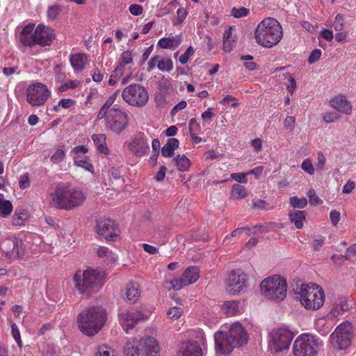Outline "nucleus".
Segmentation results:
<instances>
[{
    "label": "nucleus",
    "instance_id": "nucleus-17",
    "mask_svg": "<svg viewBox=\"0 0 356 356\" xmlns=\"http://www.w3.org/2000/svg\"><path fill=\"white\" fill-rule=\"evenodd\" d=\"M125 145L129 151L136 156H143L149 149L148 140L142 132L134 136L129 141L126 142Z\"/></svg>",
    "mask_w": 356,
    "mask_h": 356
},
{
    "label": "nucleus",
    "instance_id": "nucleus-39",
    "mask_svg": "<svg viewBox=\"0 0 356 356\" xmlns=\"http://www.w3.org/2000/svg\"><path fill=\"white\" fill-rule=\"evenodd\" d=\"M248 192L245 188L240 184H234L232 188V196L235 199H242L246 197Z\"/></svg>",
    "mask_w": 356,
    "mask_h": 356
},
{
    "label": "nucleus",
    "instance_id": "nucleus-61",
    "mask_svg": "<svg viewBox=\"0 0 356 356\" xmlns=\"http://www.w3.org/2000/svg\"><path fill=\"white\" fill-rule=\"evenodd\" d=\"M129 12L135 16L140 15L143 12V8L140 5L131 4L129 8Z\"/></svg>",
    "mask_w": 356,
    "mask_h": 356
},
{
    "label": "nucleus",
    "instance_id": "nucleus-63",
    "mask_svg": "<svg viewBox=\"0 0 356 356\" xmlns=\"http://www.w3.org/2000/svg\"><path fill=\"white\" fill-rule=\"evenodd\" d=\"M188 128L190 134H192L200 131V125L197 122L196 119L192 118L189 121Z\"/></svg>",
    "mask_w": 356,
    "mask_h": 356
},
{
    "label": "nucleus",
    "instance_id": "nucleus-19",
    "mask_svg": "<svg viewBox=\"0 0 356 356\" xmlns=\"http://www.w3.org/2000/svg\"><path fill=\"white\" fill-rule=\"evenodd\" d=\"M96 231L99 235L103 236L106 241L112 240L118 234L115 221L109 218H101L98 220L96 225Z\"/></svg>",
    "mask_w": 356,
    "mask_h": 356
},
{
    "label": "nucleus",
    "instance_id": "nucleus-51",
    "mask_svg": "<svg viewBox=\"0 0 356 356\" xmlns=\"http://www.w3.org/2000/svg\"><path fill=\"white\" fill-rule=\"evenodd\" d=\"M195 50L192 46L188 47L185 53L180 56L179 61L184 65L188 63L189 58L194 54Z\"/></svg>",
    "mask_w": 356,
    "mask_h": 356
},
{
    "label": "nucleus",
    "instance_id": "nucleus-55",
    "mask_svg": "<svg viewBox=\"0 0 356 356\" xmlns=\"http://www.w3.org/2000/svg\"><path fill=\"white\" fill-rule=\"evenodd\" d=\"M334 28L337 31H341L344 27V19L340 14L337 15L334 22Z\"/></svg>",
    "mask_w": 356,
    "mask_h": 356
},
{
    "label": "nucleus",
    "instance_id": "nucleus-3",
    "mask_svg": "<svg viewBox=\"0 0 356 356\" xmlns=\"http://www.w3.org/2000/svg\"><path fill=\"white\" fill-rule=\"evenodd\" d=\"M104 276V272L88 268L83 271H76L73 277V282L79 293L89 296L100 289Z\"/></svg>",
    "mask_w": 356,
    "mask_h": 356
},
{
    "label": "nucleus",
    "instance_id": "nucleus-18",
    "mask_svg": "<svg viewBox=\"0 0 356 356\" xmlns=\"http://www.w3.org/2000/svg\"><path fill=\"white\" fill-rule=\"evenodd\" d=\"M145 318V316L140 311L136 309L125 311L119 314L120 323L127 332Z\"/></svg>",
    "mask_w": 356,
    "mask_h": 356
},
{
    "label": "nucleus",
    "instance_id": "nucleus-57",
    "mask_svg": "<svg viewBox=\"0 0 356 356\" xmlns=\"http://www.w3.org/2000/svg\"><path fill=\"white\" fill-rule=\"evenodd\" d=\"M296 119L293 116H287L284 122V128L289 131H293L295 128Z\"/></svg>",
    "mask_w": 356,
    "mask_h": 356
},
{
    "label": "nucleus",
    "instance_id": "nucleus-41",
    "mask_svg": "<svg viewBox=\"0 0 356 356\" xmlns=\"http://www.w3.org/2000/svg\"><path fill=\"white\" fill-rule=\"evenodd\" d=\"M76 165L81 167L89 172L93 171V166L90 163L89 159L86 157L76 156L74 159Z\"/></svg>",
    "mask_w": 356,
    "mask_h": 356
},
{
    "label": "nucleus",
    "instance_id": "nucleus-56",
    "mask_svg": "<svg viewBox=\"0 0 356 356\" xmlns=\"http://www.w3.org/2000/svg\"><path fill=\"white\" fill-rule=\"evenodd\" d=\"M95 356H116L114 351L107 347H99Z\"/></svg>",
    "mask_w": 356,
    "mask_h": 356
},
{
    "label": "nucleus",
    "instance_id": "nucleus-11",
    "mask_svg": "<svg viewBox=\"0 0 356 356\" xmlns=\"http://www.w3.org/2000/svg\"><path fill=\"white\" fill-rule=\"evenodd\" d=\"M248 275L241 269L231 270L225 280L226 291L235 296L243 292L248 286Z\"/></svg>",
    "mask_w": 356,
    "mask_h": 356
},
{
    "label": "nucleus",
    "instance_id": "nucleus-4",
    "mask_svg": "<svg viewBox=\"0 0 356 356\" xmlns=\"http://www.w3.org/2000/svg\"><path fill=\"white\" fill-rule=\"evenodd\" d=\"M298 293L302 305L307 309L318 310L325 302L324 291L317 284H302Z\"/></svg>",
    "mask_w": 356,
    "mask_h": 356
},
{
    "label": "nucleus",
    "instance_id": "nucleus-26",
    "mask_svg": "<svg viewBox=\"0 0 356 356\" xmlns=\"http://www.w3.org/2000/svg\"><path fill=\"white\" fill-rule=\"evenodd\" d=\"M229 339V334L222 332H217L214 334L216 352L218 355H228L232 351H227L226 347Z\"/></svg>",
    "mask_w": 356,
    "mask_h": 356
},
{
    "label": "nucleus",
    "instance_id": "nucleus-45",
    "mask_svg": "<svg viewBox=\"0 0 356 356\" xmlns=\"http://www.w3.org/2000/svg\"><path fill=\"white\" fill-rule=\"evenodd\" d=\"M183 314V309L179 307H173L167 312L168 317L172 321L179 319Z\"/></svg>",
    "mask_w": 356,
    "mask_h": 356
},
{
    "label": "nucleus",
    "instance_id": "nucleus-10",
    "mask_svg": "<svg viewBox=\"0 0 356 356\" xmlns=\"http://www.w3.org/2000/svg\"><path fill=\"white\" fill-rule=\"evenodd\" d=\"M352 326L348 321L341 323L337 327L330 337L332 347L342 350L348 347L351 343Z\"/></svg>",
    "mask_w": 356,
    "mask_h": 356
},
{
    "label": "nucleus",
    "instance_id": "nucleus-23",
    "mask_svg": "<svg viewBox=\"0 0 356 356\" xmlns=\"http://www.w3.org/2000/svg\"><path fill=\"white\" fill-rule=\"evenodd\" d=\"M35 35V25L29 24L23 28L19 34V40L23 46L33 47L37 44Z\"/></svg>",
    "mask_w": 356,
    "mask_h": 356
},
{
    "label": "nucleus",
    "instance_id": "nucleus-44",
    "mask_svg": "<svg viewBox=\"0 0 356 356\" xmlns=\"http://www.w3.org/2000/svg\"><path fill=\"white\" fill-rule=\"evenodd\" d=\"M250 14V10L245 7H234L231 10V15L235 18L247 17Z\"/></svg>",
    "mask_w": 356,
    "mask_h": 356
},
{
    "label": "nucleus",
    "instance_id": "nucleus-2",
    "mask_svg": "<svg viewBox=\"0 0 356 356\" xmlns=\"http://www.w3.org/2000/svg\"><path fill=\"white\" fill-rule=\"evenodd\" d=\"M282 36L283 30L280 23L272 17L263 19L258 24L254 31L256 42L266 48L277 45Z\"/></svg>",
    "mask_w": 356,
    "mask_h": 356
},
{
    "label": "nucleus",
    "instance_id": "nucleus-58",
    "mask_svg": "<svg viewBox=\"0 0 356 356\" xmlns=\"http://www.w3.org/2000/svg\"><path fill=\"white\" fill-rule=\"evenodd\" d=\"M247 175V173H232L231 177L239 183L245 184L248 182Z\"/></svg>",
    "mask_w": 356,
    "mask_h": 356
},
{
    "label": "nucleus",
    "instance_id": "nucleus-20",
    "mask_svg": "<svg viewBox=\"0 0 356 356\" xmlns=\"http://www.w3.org/2000/svg\"><path fill=\"white\" fill-rule=\"evenodd\" d=\"M70 187V185L63 183L56 186L54 191L50 194L52 206L59 209H65Z\"/></svg>",
    "mask_w": 356,
    "mask_h": 356
},
{
    "label": "nucleus",
    "instance_id": "nucleus-62",
    "mask_svg": "<svg viewBox=\"0 0 356 356\" xmlns=\"http://www.w3.org/2000/svg\"><path fill=\"white\" fill-rule=\"evenodd\" d=\"M356 256V243L350 245L347 250L345 255H341L342 258L350 259L352 257Z\"/></svg>",
    "mask_w": 356,
    "mask_h": 356
},
{
    "label": "nucleus",
    "instance_id": "nucleus-35",
    "mask_svg": "<svg viewBox=\"0 0 356 356\" xmlns=\"http://www.w3.org/2000/svg\"><path fill=\"white\" fill-rule=\"evenodd\" d=\"M13 206L10 200L4 199L2 193H0V217L8 218L12 213Z\"/></svg>",
    "mask_w": 356,
    "mask_h": 356
},
{
    "label": "nucleus",
    "instance_id": "nucleus-33",
    "mask_svg": "<svg viewBox=\"0 0 356 356\" xmlns=\"http://www.w3.org/2000/svg\"><path fill=\"white\" fill-rule=\"evenodd\" d=\"M92 138L100 153L108 154L109 150L106 143V137L105 134H93Z\"/></svg>",
    "mask_w": 356,
    "mask_h": 356
},
{
    "label": "nucleus",
    "instance_id": "nucleus-8",
    "mask_svg": "<svg viewBox=\"0 0 356 356\" xmlns=\"http://www.w3.org/2000/svg\"><path fill=\"white\" fill-rule=\"evenodd\" d=\"M294 337V333L285 327L272 330L268 335V347L275 353L289 350Z\"/></svg>",
    "mask_w": 356,
    "mask_h": 356
},
{
    "label": "nucleus",
    "instance_id": "nucleus-27",
    "mask_svg": "<svg viewBox=\"0 0 356 356\" xmlns=\"http://www.w3.org/2000/svg\"><path fill=\"white\" fill-rule=\"evenodd\" d=\"M181 41V35H176L161 38L157 44L162 49H175L180 45Z\"/></svg>",
    "mask_w": 356,
    "mask_h": 356
},
{
    "label": "nucleus",
    "instance_id": "nucleus-47",
    "mask_svg": "<svg viewBox=\"0 0 356 356\" xmlns=\"http://www.w3.org/2000/svg\"><path fill=\"white\" fill-rule=\"evenodd\" d=\"M11 333L15 341L19 348L22 347V341L18 326L13 322L10 323Z\"/></svg>",
    "mask_w": 356,
    "mask_h": 356
},
{
    "label": "nucleus",
    "instance_id": "nucleus-43",
    "mask_svg": "<svg viewBox=\"0 0 356 356\" xmlns=\"http://www.w3.org/2000/svg\"><path fill=\"white\" fill-rule=\"evenodd\" d=\"M113 103L114 102L108 98L98 113L97 118L99 120L104 118V117L110 113V111L113 108H111V106Z\"/></svg>",
    "mask_w": 356,
    "mask_h": 356
},
{
    "label": "nucleus",
    "instance_id": "nucleus-59",
    "mask_svg": "<svg viewBox=\"0 0 356 356\" xmlns=\"http://www.w3.org/2000/svg\"><path fill=\"white\" fill-rule=\"evenodd\" d=\"M323 118L326 122L332 123L337 121L339 118V115L335 112H330L325 113Z\"/></svg>",
    "mask_w": 356,
    "mask_h": 356
},
{
    "label": "nucleus",
    "instance_id": "nucleus-42",
    "mask_svg": "<svg viewBox=\"0 0 356 356\" xmlns=\"http://www.w3.org/2000/svg\"><path fill=\"white\" fill-rule=\"evenodd\" d=\"M289 204L293 208L303 209L307 205V200L305 197L293 196L289 198Z\"/></svg>",
    "mask_w": 356,
    "mask_h": 356
},
{
    "label": "nucleus",
    "instance_id": "nucleus-6",
    "mask_svg": "<svg viewBox=\"0 0 356 356\" xmlns=\"http://www.w3.org/2000/svg\"><path fill=\"white\" fill-rule=\"evenodd\" d=\"M160 347L154 337H145L128 344L125 350L126 356H156Z\"/></svg>",
    "mask_w": 356,
    "mask_h": 356
},
{
    "label": "nucleus",
    "instance_id": "nucleus-9",
    "mask_svg": "<svg viewBox=\"0 0 356 356\" xmlns=\"http://www.w3.org/2000/svg\"><path fill=\"white\" fill-rule=\"evenodd\" d=\"M318 339L309 334H303L298 336L293 345V356H317Z\"/></svg>",
    "mask_w": 356,
    "mask_h": 356
},
{
    "label": "nucleus",
    "instance_id": "nucleus-48",
    "mask_svg": "<svg viewBox=\"0 0 356 356\" xmlns=\"http://www.w3.org/2000/svg\"><path fill=\"white\" fill-rule=\"evenodd\" d=\"M65 157V152L61 149H58L51 156L50 160L53 163L58 164L61 163Z\"/></svg>",
    "mask_w": 356,
    "mask_h": 356
},
{
    "label": "nucleus",
    "instance_id": "nucleus-14",
    "mask_svg": "<svg viewBox=\"0 0 356 356\" xmlns=\"http://www.w3.org/2000/svg\"><path fill=\"white\" fill-rule=\"evenodd\" d=\"M49 95L50 92L47 86L40 83L32 85L26 90L27 101L35 106L44 104Z\"/></svg>",
    "mask_w": 356,
    "mask_h": 356
},
{
    "label": "nucleus",
    "instance_id": "nucleus-60",
    "mask_svg": "<svg viewBox=\"0 0 356 356\" xmlns=\"http://www.w3.org/2000/svg\"><path fill=\"white\" fill-rule=\"evenodd\" d=\"M341 215L339 211L337 210H332L330 213V218L332 224L336 226L340 220Z\"/></svg>",
    "mask_w": 356,
    "mask_h": 356
},
{
    "label": "nucleus",
    "instance_id": "nucleus-50",
    "mask_svg": "<svg viewBox=\"0 0 356 356\" xmlns=\"http://www.w3.org/2000/svg\"><path fill=\"white\" fill-rule=\"evenodd\" d=\"M60 12V8L58 5H53L49 7L47 10V17L51 20H54Z\"/></svg>",
    "mask_w": 356,
    "mask_h": 356
},
{
    "label": "nucleus",
    "instance_id": "nucleus-16",
    "mask_svg": "<svg viewBox=\"0 0 356 356\" xmlns=\"http://www.w3.org/2000/svg\"><path fill=\"white\" fill-rule=\"evenodd\" d=\"M199 277L200 271L198 268L190 266L184 270L181 277L166 281L165 284H171L174 290L178 291L186 286L196 282Z\"/></svg>",
    "mask_w": 356,
    "mask_h": 356
},
{
    "label": "nucleus",
    "instance_id": "nucleus-37",
    "mask_svg": "<svg viewBox=\"0 0 356 356\" xmlns=\"http://www.w3.org/2000/svg\"><path fill=\"white\" fill-rule=\"evenodd\" d=\"M172 162L176 165L177 170L181 172L187 170L191 165L190 160L184 154H178L172 160Z\"/></svg>",
    "mask_w": 356,
    "mask_h": 356
},
{
    "label": "nucleus",
    "instance_id": "nucleus-46",
    "mask_svg": "<svg viewBox=\"0 0 356 356\" xmlns=\"http://www.w3.org/2000/svg\"><path fill=\"white\" fill-rule=\"evenodd\" d=\"M81 85V82L79 80H70L67 81L66 83L61 85L59 88L58 91L60 92H63L67 91L69 89H74L78 88Z\"/></svg>",
    "mask_w": 356,
    "mask_h": 356
},
{
    "label": "nucleus",
    "instance_id": "nucleus-1",
    "mask_svg": "<svg viewBox=\"0 0 356 356\" xmlns=\"http://www.w3.org/2000/svg\"><path fill=\"white\" fill-rule=\"evenodd\" d=\"M106 321V310L102 307H90L83 310L77 316L80 331L87 336L96 334Z\"/></svg>",
    "mask_w": 356,
    "mask_h": 356
},
{
    "label": "nucleus",
    "instance_id": "nucleus-12",
    "mask_svg": "<svg viewBox=\"0 0 356 356\" xmlns=\"http://www.w3.org/2000/svg\"><path fill=\"white\" fill-rule=\"evenodd\" d=\"M104 118L106 128L118 134L124 130L129 122L127 113L114 107Z\"/></svg>",
    "mask_w": 356,
    "mask_h": 356
},
{
    "label": "nucleus",
    "instance_id": "nucleus-22",
    "mask_svg": "<svg viewBox=\"0 0 356 356\" xmlns=\"http://www.w3.org/2000/svg\"><path fill=\"white\" fill-rule=\"evenodd\" d=\"M64 210H72L83 204L86 199L85 193L79 188L70 187L69 195Z\"/></svg>",
    "mask_w": 356,
    "mask_h": 356
},
{
    "label": "nucleus",
    "instance_id": "nucleus-15",
    "mask_svg": "<svg viewBox=\"0 0 356 356\" xmlns=\"http://www.w3.org/2000/svg\"><path fill=\"white\" fill-rule=\"evenodd\" d=\"M24 244L19 238H6L0 243L1 250L10 259L22 257L25 254Z\"/></svg>",
    "mask_w": 356,
    "mask_h": 356
},
{
    "label": "nucleus",
    "instance_id": "nucleus-36",
    "mask_svg": "<svg viewBox=\"0 0 356 356\" xmlns=\"http://www.w3.org/2000/svg\"><path fill=\"white\" fill-rule=\"evenodd\" d=\"M29 218V213L24 209H16L13 218L12 224L15 226H22Z\"/></svg>",
    "mask_w": 356,
    "mask_h": 356
},
{
    "label": "nucleus",
    "instance_id": "nucleus-7",
    "mask_svg": "<svg viewBox=\"0 0 356 356\" xmlns=\"http://www.w3.org/2000/svg\"><path fill=\"white\" fill-rule=\"evenodd\" d=\"M121 96L127 104L137 108L145 106L149 100L147 89L139 83H133L125 87L122 91Z\"/></svg>",
    "mask_w": 356,
    "mask_h": 356
},
{
    "label": "nucleus",
    "instance_id": "nucleus-28",
    "mask_svg": "<svg viewBox=\"0 0 356 356\" xmlns=\"http://www.w3.org/2000/svg\"><path fill=\"white\" fill-rule=\"evenodd\" d=\"M70 61L76 72L82 71L88 63V56L85 54H76L70 55Z\"/></svg>",
    "mask_w": 356,
    "mask_h": 356
},
{
    "label": "nucleus",
    "instance_id": "nucleus-64",
    "mask_svg": "<svg viewBox=\"0 0 356 356\" xmlns=\"http://www.w3.org/2000/svg\"><path fill=\"white\" fill-rule=\"evenodd\" d=\"M325 241V236H319L318 238H316L313 241L312 245L313 248L315 251H318L320 248L323 246Z\"/></svg>",
    "mask_w": 356,
    "mask_h": 356
},
{
    "label": "nucleus",
    "instance_id": "nucleus-34",
    "mask_svg": "<svg viewBox=\"0 0 356 356\" xmlns=\"http://www.w3.org/2000/svg\"><path fill=\"white\" fill-rule=\"evenodd\" d=\"M132 53L130 51H125L121 54L120 62L119 65L115 68V76H121L123 74V67L131 63H132Z\"/></svg>",
    "mask_w": 356,
    "mask_h": 356
},
{
    "label": "nucleus",
    "instance_id": "nucleus-53",
    "mask_svg": "<svg viewBox=\"0 0 356 356\" xmlns=\"http://www.w3.org/2000/svg\"><path fill=\"white\" fill-rule=\"evenodd\" d=\"M302 169L309 175L314 174V168L309 159H305L301 164Z\"/></svg>",
    "mask_w": 356,
    "mask_h": 356
},
{
    "label": "nucleus",
    "instance_id": "nucleus-25",
    "mask_svg": "<svg viewBox=\"0 0 356 356\" xmlns=\"http://www.w3.org/2000/svg\"><path fill=\"white\" fill-rule=\"evenodd\" d=\"M179 356H202V348L197 342L187 341L180 347Z\"/></svg>",
    "mask_w": 356,
    "mask_h": 356
},
{
    "label": "nucleus",
    "instance_id": "nucleus-32",
    "mask_svg": "<svg viewBox=\"0 0 356 356\" xmlns=\"http://www.w3.org/2000/svg\"><path fill=\"white\" fill-rule=\"evenodd\" d=\"M305 216V213L303 211L293 210L289 213V220L297 229L302 228Z\"/></svg>",
    "mask_w": 356,
    "mask_h": 356
},
{
    "label": "nucleus",
    "instance_id": "nucleus-13",
    "mask_svg": "<svg viewBox=\"0 0 356 356\" xmlns=\"http://www.w3.org/2000/svg\"><path fill=\"white\" fill-rule=\"evenodd\" d=\"M227 334L229 339L226 347L227 351H232L234 348L243 346L248 342V333L239 323L232 324Z\"/></svg>",
    "mask_w": 356,
    "mask_h": 356
},
{
    "label": "nucleus",
    "instance_id": "nucleus-54",
    "mask_svg": "<svg viewBox=\"0 0 356 356\" xmlns=\"http://www.w3.org/2000/svg\"><path fill=\"white\" fill-rule=\"evenodd\" d=\"M321 54H322V52L320 49H315L314 50H313L308 59H307V61L309 64H313L316 62H317L319 58H321Z\"/></svg>",
    "mask_w": 356,
    "mask_h": 356
},
{
    "label": "nucleus",
    "instance_id": "nucleus-31",
    "mask_svg": "<svg viewBox=\"0 0 356 356\" xmlns=\"http://www.w3.org/2000/svg\"><path fill=\"white\" fill-rule=\"evenodd\" d=\"M179 142L177 138H169L167 143L161 148L162 156L164 157L173 156L175 150L179 147Z\"/></svg>",
    "mask_w": 356,
    "mask_h": 356
},
{
    "label": "nucleus",
    "instance_id": "nucleus-30",
    "mask_svg": "<svg viewBox=\"0 0 356 356\" xmlns=\"http://www.w3.org/2000/svg\"><path fill=\"white\" fill-rule=\"evenodd\" d=\"M232 27L229 26L225 30L223 35V50L225 52H230L236 43L237 38L232 33Z\"/></svg>",
    "mask_w": 356,
    "mask_h": 356
},
{
    "label": "nucleus",
    "instance_id": "nucleus-38",
    "mask_svg": "<svg viewBox=\"0 0 356 356\" xmlns=\"http://www.w3.org/2000/svg\"><path fill=\"white\" fill-rule=\"evenodd\" d=\"M222 309L228 316H236L239 313L238 302L226 301L222 305Z\"/></svg>",
    "mask_w": 356,
    "mask_h": 356
},
{
    "label": "nucleus",
    "instance_id": "nucleus-5",
    "mask_svg": "<svg viewBox=\"0 0 356 356\" xmlns=\"http://www.w3.org/2000/svg\"><path fill=\"white\" fill-rule=\"evenodd\" d=\"M260 291L267 299L282 301L286 296V281L278 275L268 277L261 282Z\"/></svg>",
    "mask_w": 356,
    "mask_h": 356
},
{
    "label": "nucleus",
    "instance_id": "nucleus-52",
    "mask_svg": "<svg viewBox=\"0 0 356 356\" xmlns=\"http://www.w3.org/2000/svg\"><path fill=\"white\" fill-rule=\"evenodd\" d=\"M309 201L312 205H319L323 203V201L316 194L314 190H309L307 193Z\"/></svg>",
    "mask_w": 356,
    "mask_h": 356
},
{
    "label": "nucleus",
    "instance_id": "nucleus-40",
    "mask_svg": "<svg viewBox=\"0 0 356 356\" xmlns=\"http://www.w3.org/2000/svg\"><path fill=\"white\" fill-rule=\"evenodd\" d=\"M97 256L100 258L106 257L109 261H115L116 257L106 247L100 246L95 248Z\"/></svg>",
    "mask_w": 356,
    "mask_h": 356
},
{
    "label": "nucleus",
    "instance_id": "nucleus-29",
    "mask_svg": "<svg viewBox=\"0 0 356 356\" xmlns=\"http://www.w3.org/2000/svg\"><path fill=\"white\" fill-rule=\"evenodd\" d=\"M125 296L129 303H135L140 296V291L138 284H128L126 286Z\"/></svg>",
    "mask_w": 356,
    "mask_h": 356
},
{
    "label": "nucleus",
    "instance_id": "nucleus-49",
    "mask_svg": "<svg viewBox=\"0 0 356 356\" xmlns=\"http://www.w3.org/2000/svg\"><path fill=\"white\" fill-rule=\"evenodd\" d=\"M157 67L161 71L170 72L173 68V63L170 59L161 60L158 62Z\"/></svg>",
    "mask_w": 356,
    "mask_h": 356
},
{
    "label": "nucleus",
    "instance_id": "nucleus-21",
    "mask_svg": "<svg viewBox=\"0 0 356 356\" xmlns=\"http://www.w3.org/2000/svg\"><path fill=\"white\" fill-rule=\"evenodd\" d=\"M35 37H36L37 44L45 47L51 44L55 39L54 30L44 24H39L35 28Z\"/></svg>",
    "mask_w": 356,
    "mask_h": 356
},
{
    "label": "nucleus",
    "instance_id": "nucleus-24",
    "mask_svg": "<svg viewBox=\"0 0 356 356\" xmlns=\"http://www.w3.org/2000/svg\"><path fill=\"white\" fill-rule=\"evenodd\" d=\"M330 106L337 111L350 115L352 111L350 102L343 96H338L330 101Z\"/></svg>",
    "mask_w": 356,
    "mask_h": 356
}]
</instances>
